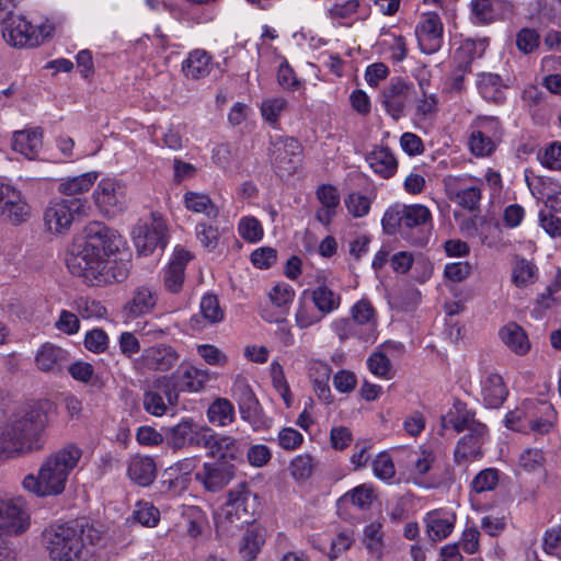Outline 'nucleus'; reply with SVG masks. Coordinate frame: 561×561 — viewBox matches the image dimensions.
<instances>
[{
	"mask_svg": "<svg viewBox=\"0 0 561 561\" xmlns=\"http://www.w3.org/2000/svg\"><path fill=\"white\" fill-rule=\"evenodd\" d=\"M121 236L100 221H92L85 228V240L82 249L67 257V267L75 276L82 277L87 283L99 286L112 280L121 282L125 273L116 275L110 272L108 257L118 251Z\"/></svg>",
	"mask_w": 561,
	"mask_h": 561,
	"instance_id": "nucleus-1",
	"label": "nucleus"
},
{
	"mask_svg": "<svg viewBox=\"0 0 561 561\" xmlns=\"http://www.w3.org/2000/svg\"><path fill=\"white\" fill-rule=\"evenodd\" d=\"M47 414L39 408L26 409L0 427V458L21 457L45 446Z\"/></svg>",
	"mask_w": 561,
	"mask_h": 561,
	"instance_id": "nucleus-2",
	"label": "nucleus"
},
{
	"mask_svg": "<svg viewBox=\"0 0 561 561\" xmlns=\"http://www.w3.org/2000/svg\"><path fill=\"white\" fill-rule=\"evenodd\" d=\"M82 450L68 444L51 453L42 462L37 476L27 474L22 481L23 488L37 496H57L61 494L70 473L78 466Z\"/></svg>",
	"mask_w": 561,
	"mask_h": 561,
	"instance_id": "nucleus-3",
	"label": "nucleus"
},
{
	"mask_svg": "<svg viewBox=\"0 0 561 561\" xmlns=\"http://www.w3.org/2000/svg\"><path fill=\"white\" fill-rule=\"evenodd\" d=\"M102 534L88 522L51 525L43 533L44 545L51 561H81L88 545H95Z\"/></svg>",
	"mask_w": 561,
	"mask_h": 561,
	"instance_id": "nucleus-4",
	"label": "nucleus"
},
{
	"mask_svg": "<svg viewBox=\"0 0 561 561\" xmlns=\"http://www.w3.org/2000/svg\"><path fill=\"white\" fill-rule=\"evenodd\" d=\"M2 36L13 47H35L54 32L51 25L35 26L23 15L9 13L0 18Z\"/></svg>",
	"mask_w": 561,
	"mask_h": 561,
	"instance_id": "nucleus-5",
	"label": "nucleus"
},
{
	"mask_svg": "<svg viewBox=\"0 0 561 561\" xmlns=\"http://www.w3.org/2000/svg\"><path fill=\"white\" fill-rule=\"evenodd\" d=\"M442 428H453L456 433L467 432V437L488 438V426L476 417V411L469 409L467 403L455 401L447 414L442 416Z\"/></svg>",
	"mask_w": 561,
	"mask_h": 561,
	"instance_id": "nucleus-6",
	"label": "nucleus"
},
{
	"mask_svg": "<svg viewBox=\"0 0 561 561\" xmlns=\"http://www.w3.org/2000/svg\"><path fill=\"white\" fill-rule=\"evenodd\" d=\"M134 243L140 255H149L167 244V225L162 217L152 213L150 222H139L133 231Z\"/></svg>",
	"mask_w": 561,
	"mask_h": 561,
	"instance_id": "nucleus-7",
	"label": "nucleus"
},
{
	"mask_svg": "<svg viewBox=\"0 0 561 561\" xmlns=\"http://www.w3.org/2000/svg\"><path fill=\"white\" fill-rule=\"evenodd\" d=\"M301 150L299 141L294 137L273 138L268 147V157L276 173L280 176L293 174L297 169L296 158L300 156Z\"/></svg>",
	"mask_w": 561,
	"mask_h": 561,
	"instance_id": "nucleus-8",
	"label": "nucleus"
},
{
	"mask_svg": "<svg viewBox=\"0 0 561 561\" xmlns=\"http://www.w3.org/2000/svg\"><path fill=\"white\" fill-rule=\"evenodd\" d=\"M232 392L238 402L241 417L249 422L253 430L257 431L270 426L271 420L263 413L259 400L244 379L236 380Z\"/></svg>",
	"mask_w": 561,
	"mask_h": 561,
	"instance_id": "nucleus-9",
	"label": "nucleus"
},
{
	"mask_svg": "<svg viewBox=\"0 0 561 561\" xmlns=\"http://www.w3.org/2000/svg\"><path fill=\"white\" fill-rule=\"evenodd\" d=\"M82 207L83 203L79 198L51 201L44 213L45 227L53 233H62L71 226L73 214Z\"/></svg>",
	"mask_w": 561,
	"mask_h": 561,
	"instance_id": "nucleus-10",
	"label": "nucleus"
},
{
	"mask_svg": "<svg viewBox=\"0 0 561 561\" xmlns=\"http://www.w3.org/2000/svg\"><path fill=\"white\" fill-rule=\"evenodd\" d=\"M208 427H203L196 424L192 419H183L175 425L165 427L164 438L167 445L179 450L186 446L188 447H202L203 438Z\"/></svg>",
	"mask_w": 561,
	"mask_h": 561,
	"instance_id": "nucleus-11",
	"label": "nucleus"
},
{
	"mask_svg": "<svg viewBox=\"0 0 561 561\" xmlns=\"http://www.w3.org/2000/svg\"><path fill=\"white\" fill-rule=\"evenodd\" d=\"M179 352L170 344L158 343L142 350L136 365L139 369L165 373L179 362Z\"/></svg>",
	"mask_w": 561,
	"mask_h": 561,
	"instance_id": "nucleus-12",
	"label": "nucleus"
},
{
	"mask_svg": "<svg viewBox=\"0 0 561 561\" xmlns=\"http://www.w3.org/2000/svg\"><path fill=\"white\" fill-rule=\"evenodd\" d=\"M31 207L22 193L14 187L0 183V218L18 226L28 220Z\"/></svg>",
	"mask_w": 561,
	"mask_h": 561,
	"instance_id": "nucleus-13",
	"label": "nucleus"
},
{
	"mask_svg": "<svg viewBox=\"0 0 561 561\" xmlns=\"http://www.w3.org/2000/svg\"><path fill=\"white\" fill-rule=\"evenodd\" d=\"M257 506L256 495L249 490L245 483L236 485L227 494L226 514L229 517L234 516L243 523H250Z\"/></svg>",
	"mask_w": 561,
	"mask_h": 561,
	"instance_id": "nucleus-14",
	"label": "nucleus"
},
{
	"mask_svg": "<svg viewBox=\"0 0 561 561\" xmlns=\"http://www.w3.org/2000/svg\"><path fill=\"white\" fill-rule=\"evenodd\" d=\"M95 205L105 216L119 214L125 206V191L121 183L103 179L93 192Z\"/></svg>",
	"mask_w": 561,
	"mask_h": 561,
	"instance_id": "nucleus-15",
	"label": "nucleus"
},
{
	"mask_svg": "<svg viewBox=\"0 0 561 561\" xmlns=\"http://www.w3.org/2000/svg\"><path fill=\"white\" fill-rule=\"evenodd\" d=\"M444 26L437 13H424L415 27L419 47L424 54L438 51L443 44Z\"/></svg>",
	"mask_w": 561,
	"mask_h": 561,
	"instance_id": "nucleus-16",
	"label": "nucleus"
},
{
	"mask_svg": "<svg viewBox=\"0 0 561 561\" xmlns=\"http://www.w3.org/2000/svg\"><path fill=\"white\" fill-rule=\"evenodd\" d=\"M202 447L208 450L209 456L228 463L242 455V443L231 436L214 433L207 428Z\"/></svg>",
	"mask_w": 561,
	"mask_h": 561,
	"instance_id": "nucleus-17",
	"label": "nucleus"
},
{
	"mask_svg": "<svg viewBox=\"0 0 561 561\" xmlns=\"http://www.w3.org/2000/svg\"><path fill=\"white\" fill-rule=\"evenodd\" d=\"M402 216V237L414 244H424L425 238L422 236H414L413 231L421 232L423 228L430 224L432 215L430 209L420 204L403 205L401 210Z\"/></svg>",
	"mask_w": 561,
	"mask_h": 561,
	"instance_id": "nucleus-18",
	"label": "nucleus"
},
{
	"mask_svg": "<svg viewBox=\"0 0 561 561\" xmlns=\"http://www.w3.org/2000/svg\"><path fill=\"white\" fill-rule=\"evenodd\" d=\"M158 304V291L149 285H140L133 289L130 297L123 306L127 319H136L151 313Z\"/></svg>",
	"mask_w": 561,
	"mask_h": 561,
	"instance_id": "nucleus-19",
	"label": "nucleus"
},
{
	"mask_svg": "<svg viewBox=\"0 0 561 561\" xmlns=\"http://www.w3.org/2000/svg\"><path fill=\"white\" fill-rule=\"evenodd\" d=\"M28 526V516L19 500L0 499V531L21 534Z\"/></svg>",
	"mask_w": 561,
	"mask_h": 561,
	"instance_id": "nucleus-20",
	"label": "nucleus"
},
{
	"mask_svg": "<svg viewBox=\"0 0 561 561\" xmlns=\"http://www.w3.org/2000/svg\"><path fill=\"white\" fill-rule=\"evenodd\" d=\"M178 403V392L169 382H158L144 393V409L151 415L161 416L167 412L168 404Z\"/></svg>",
	"mask_w": 561,
	"mask_h": 561,
	"instance_id": "nucleus-21",
	"label": "nucleus"
},
{
	"mask_svg": "<svg viewBox=\"0 0 561 561\" xmlns=\"http://www.w3.org/2000/svg\"><path fill=\"white\" fill-rule=\"evenodd\" d=\"M409 93L410 85L401 78H392L383 89L381 103L393 119L397 121L404 115Z\"/></svg>",
	"mask_w": 561,
	"mask_h": 561,
	"instance_id": "nucleus-22",
	"label": "nucleus"
},
{
	"mask_svg": "<svg viewBox=\"0 0 561 561\" xmlns=\"http://www.w3.org/2000/svg\"><path fill=\"white\" fill-rule=\"evenodd\" d=\"M233 466L225 462H205L195 479L209 492H218L233 478Z\"/></svg>",
	"mask_w": 561,
	"mask_h": 561,
	"instance_id": "nucleus-23",
	"label": "nucleus"
},
{
	"mask_svg": "<svg viewBox=\"0 0 561 561\" xmlns=\"http://www.w3.org/2000/svg\"><path fill=\"white\" fill-rule=\"evenodd\" d=\"M295 297V290L287 284H277L268 293V298L277 311H268L263 309L261 312L262 318L267 322H283L288 312L289 306Z\"/></svg>",
	"mask_w": 561,
	"mask_h": 561,
	"instance_id": "nucleus-24",
	"label": "nucleus"
},
{
	"mask_svg": "<svg viewBox=\"0 0 561 561\" xmlns=\"http://www.w3.org/2000/svg\"><path fill=\"white\" fill-rule=\"evenodd\" d=\"M69 360V353L51 343L44 344L35 357V363L39 370L53 374L61 373Z\"/></svg>",
	"mask_w": 561,
	"mask_h": 561,
	"instance_id": "nucleus-25",
	"label": "nucleus"
},
{
	"mask_svg": "<svg viewBox=\"0 0 561 561\" xmlns=\"http://www.w3.org/2000/svg\"><path fill=\"white\" fill-rule=\"evenodd\" d=\"M191 259L192 256L186 250H175L163 274V285L168 291L172 294L181 291L185 278V266Z\"/></svg>",
	"mask_w": 561,
	"mask_h": 561,
	"instance_id": "nucleus-26",
	"label": "nucleus"
},
{
	"mask_svg": "<svg viewBox=\"0 0 561 561\" xmlns=\"http://www.w3.org/2000/svg\"><path fill=\"white\" fill-rule=\"evenodd\" d=\"M512 12V4L507 0H474L472 14L480 24H490L504 19Z\"/></svg>",
	"mask_w": 561,
	"mask_h": 561,
	"instance_id": "nucleus-27",
	"label": "nucleus"
},
{
	"mask_svg": "<svg viewBox=\"0 0 561 561\" xmlns=\"http://www.w3.org/2000/svg\"><path fill=\"white\" fill-rule=\"evenodd\" d=\"M508 396V390L501 375L491 373L481 380V397L484 405L499 409Z\"/></svg>",
	"mask_w": 561,
	"mask_h": 561,
	"instance_id": "nucleus-28",
	"label": "nucleus"
},
{
	"mask_svg": "<svg viewBox=\"0 0 561 561\" xmlns=\"http://www.w3.org/2000/svg\"><path fill=\"white\" fill-rule=\"evenodd\" d=\"M214 68L211 56L204 49H194L182 62V72L187 80H201Z\"/></svg>",
	"mask_w": 561,
	"mask_h": 561,
	"instance_id": "nucleus-29",
	"label": "nucleus"
},
{
	"mask_svg": "<svg viewBox=\"0 0 561 561\" xmlns=\"http://www.w3.org/2000/svg\"><path fill=\"white\" fill-rule=\"evenodd\" d=\"M43 146V131L41 128L15 131L12 148L30 160L36 159Z\"/></svg>",
	"mask_w": 561,
	"mask_h": 561,
	"instance_id": "nucleus-30",
	"label": "nucleus"
},
{
	"mask_svg": "<svg viewBox=\"0 0 561 561\" xmlns=\"http://www.w3.org/2000/svg\"><path fill=\"white\" fill-rule=\"evenodd\" d=\"M225 318V310L221 308L219 299L216 295L206 294L202 297L199 304V316L191 318V325L201 329L205 323H219Z\"/></svg>",
	"mask_w": 561,
	"mask_h": 561,
	"instance_id": "nucleus-31",
	"label": "nucleus"
},
{
	"mask_svg": "<svg viewBox=\"0 0 561 561\" xmlns=\"http://www.w3.org/2000/svg\"><path fill=\"white\" fill-rule=\"evenodd\" d=\"M351 318L364 333V341L375 339L377 319L376 311L367 299L357 301L351 309Z\"/></svg>",
	"mask_w": 561,
	"mask_h": 561,
	"instance_id": "nucleus-32",
	"label": "nucleus"
},
{
	"mask_svg": "<svg viewBox=\"0 0 561 561\" xmlns=\"http://www.w3.org/2000/svg\"><path fill=\"white\" fill-rule=\"evenodd\" d=\"M317 198L321 203V207L316 211V218L328 226L336 215V208L340 206V194L335 186L323 184L317 190Z\"/></svg>",
	"mask_w": 561,
	"mask_h": 561,
	"instance_id": "nucleus-33",
	"label": "nucleus"
},
{
	"mask_svg": "<svg viewBox=\"0 0 561 561\" xmlns=\"http://www.w3.org/2000/svg\"><path fill=\"white\" fill-rule=\"evenodd\" d=\"M366 161L373 171L381 178H391L398 169V161L387 147H375L367 156Z\"/></svg>",
	"mask_w": 561,
	"mask_h": 561,
	"instance_id": "nucleus-34",
	"label": "nucleus"
},
{
	"mask_svg": "<svg viewBox=\"0 0 561 561\" xmlns=\"http://www.w3.org/2000/svg\"><path fill=\"white\" fill-rule=\"evenodd\" d=\"M156 463L148 456H134L127 468L130 480L141 486L151 484L156 478Z\"/></svg>",
	"mask_w": 561,
	"mask_h": 561,
	"instance_id": "nucleus-35",
	"label": "nucleus"
},
{
	"mask_svg": "<svg viewBox=\"0 0 561 561\" xmlns=\"http://www.w3.org/2000/svg\"><path fill=\"white\" fill-rule=\"evenodd\" d=\"M424 520L426 534L433 541L446 539L455 527V516H446L436 511L428 513Z\"/></svg>",
	"mask_w": 561,
	"mask_h": 561,
	"instance_id": "nucleus-36",
	"label": "nucleus"
},
{
	"mask_svg": "<svg viewBox=\"0 0 561 561\" xmlns=\"http://www.w3.org/2000/svg\"><path fill=\"white\" fill-rule=\"evenodd\" d=\"M98 172H87L77 176L61 179L58 192L66 196H75L88 192L98 180Z\"/></svg>",
	"mask_w": 561,
	"mask_h": 561,
	"instance_id": "nucleus-37",
	"label": "nucleus"
},
{
	"mask_svg": "<svg viewBox=\"0 0 561 561\" xmlns=\"http://www.w3.org/2000/svg\"><path fill=\"white\" fill-rule=\"evenodd\" d=\"M500 336L503 343L518 355L526 354L530 348L525 331L515 322H511L502 328Z\"/></svg>",
	"mask_w": 561,
	"mask_h": 561,
	"instance_id": "nucleus-38",
	"label": "nucleus"
},
{
	"mask_svg": "<svg viewBox=\"0 0 561 561\" xmlns=\"http://www.w3.org/2000/svg\"><path fill=\"white\" fill-rule=\"evenodd\" d=\"M311 300L317 310L327 316L337 310L342 302V297L325 285L318 286L311 294Z\"/></svg>",
	"mask_w": 561,
	"mask_h": 561,
	"instance_id": "nucleus-39",
	"label": "nucleus"
},
{
	"mask_svg": "<svg viewBox=\"0 0 561 561\" xmlns=\"http://www.w3.org/2000/svg\"><path fill=\"white\" fill-rule=\"evenodd\" d=\"M488 438L467 437L463 435L457 443L454 458L458 465L471 461L481 456V448Z\"/></svg>",
	"mask_w": 561,
	"mask_h": 561,
	"instance_id": "nucleus-40",
	"label": "nucleus"
},
{
	"mask_svg": "<svg viewBox=\"0 0 561 561\" xmlns=\"http://www.w3.org/2000/svg\"><path fill=\"white\" fill-rule=\"evenodd\" d=\"M473 49L474 43L472 41H466L460 48L455 51V59H460L461 61L451 76V87L454 90L460 91L462 89L463 76L470 71V65L473 59L471 54Z\"/></svg>",
	"mask_w": 561,
	"mask_h": 561,
	"instance_id": "nucleus-41",
	"label": "nucleus"
},
{
	"mask_svg": "<svg viewBox=\"0 0 561 561\" xmlns=\"http://www.w3.org/2000/svg\"><path fill=\"white\" fill-rule=\"evenodd\" d=\"M478 88L483 99L494 102L502 103L505 99L502 79L499 75L483 73L480 76L478 81Z\"/></svg>",
	"mask_w": 561,
	"mask_h": 561,
	"instance_id": "nucleus-42",
	"label": "nucleus"
},
{
	"mask_svg": "<svg viewBox=\"0 0 561 561\" xmlns=\"http://www.w3.org/2000/svg\"><path fill=\"white\" fill-rule=\"evenodd\" d=\"M209 423L218 426H227L234 420L233 404L225 398L215 400L207 410Z\"/></svg>",
	"mask_w": 561,
	"mask_h": 561,
	"instance_id": "nucleus-43",
	"label": "nucleus"
},
{
	"mask_svg": "<svg viewBox=\"0 0 561 561\" xmlns=\"http://www.w3.org/2000/svg\"><path fill=\"white\" fill-rule=\"evenodd\" d=\"M184 204L188 210L205 214L208 218H215L218 215V208L206 194L186 192Z\"/></svg>",
	"mask_w": 561,
	"mask_h": 561,
	"instance_id": "nucleus-44",
	"label": "nucleus"
},
{
	"mask_svg": "<svg viewBox=\"0 0 561 561\" xmlns=\"http://www.w3.org/2000/svg\"><path fill=\"white\" fill-rule=\"evenodd\" d=\"M412 469L411 472L417 476L427 473L436 461L435 451L428 446H420L410 453Z\"/></svg>",
	"mask_w": 561,
	"mask_h": 561,
	"instance_id": "nucleus-45",
	"label": "nucleus"
},
{
	"mask_svg": "<svg viewBox=\"0 0 561 561\" xmlns=\"http://www.w3.org/2000/svg\"><path fill=\"white\" fill-rule=\"evenodd\" d=\"M381 527L380 523H371L364 529L363 542L368 552L377 560L381 558L383 548Z\"/></svg>",
	"mask_w": 561,
	"mask_h": 561,
	"instance_id": "nucleus-46",
	"label": "nucleus"
},
{
	"mask_svg": "<svg viewBox=\"0 0 561 561\" xmlns=\"http://www.w3.org/2000/svg\"><path fill=\"white\" fill-rule=\"evenodd\" d=\"M263 543L264 537L261 530L255 528L248 529L240 547L242 558L247 561L254 560Z\"/></svg>",
	"mask_w": 561,
	"mask_h": 561,
	"instance_id": "nucleus-47",
	"label": "nucleus"
},
{
	"mask_svg": "<svg viewBox=\"0 0 561 561\" xmlns=\"http://www.w3.org/2000/svg\"><path fill=\"white\" fill-rule=\"evenodd\" d=\"M471 129L497 142L502 136L500 121L494 116L478 117L471 125Z\"/></svg>",
	"mask_w": 561,
	"mask_h": 561,
	"instance_id": "nucleus-48",
	"label": "nucleus"
},
{
	"mask_svg": "<svg viewBox=\"0 0 561 561\" xmlns=\"http://www.w3.org/2000/svg\"><path fill=\"white\" fill-rule=\"evenodd\" d=\"M331 329L341 342L357 337L364 341V333L352 318H337L331 322Z\"/></svg>",
	"mask_w": 561,
	"mask_h": 561,
	"instance_id": "nucleus-49",
	"label": "nucleus"
},
{
	"mask_svg": "<svg viewBox=\"0 0 561 561\" xmlns=\"http://www.w3.org/2000/svg\"><path fill=\"white\" fill-rule=\"evenodd\" d=\"M314 462L310 455L296 456L289 463L288 471L296 481L309 479L313 472Z\"/></svg>",
	"mask_w": 561,
	"mask_h": 561,
	"instance_id": "nucleus-50",
	"label": "nucleus"
},
{
	"mask_svg": "<svg viewBox=\"0 0 561 561\" xmlns=\"http://www.w3.org/2000/svg\"><path fill=\"white\" fill-rule=\"evenodd\" d=\"M323 317L319 311H314L306 300L300 299L295 313V323L299 329H307L320 323Z\"/></svg>",
	"mask_w": 561,
	"mask_h": 561,
	"instance_id": "nucleus-51",
	"label": "nucleus"
},
{
	"mask_svg": "<svg viewBox=\"0 0 561 561\" xmlns=\"http://www.w3.org/2000/svg\"><path fill=\"white\" fill-rule=\"evenodd\" d=\"M341 500L344 502H351L360 510H367L373 503L374 490L367 484H360L344 494Z\"/></svg>",
	"mask_w": 561,
	"mask_h": 561,
	"instance_id": "nucleus-52",
	"label": "nucleus"
},
{
	"mask_svg": "<svg viewBox=\"0 0 561 561\" xmlns=\"http://www.w3.org/2000/svg\"><path fill=\"white\" fill-rule=\"evenodd\" d=\"M238 232L248 242H257L263 238V227L253 216L242 217L238 224Z\"/></svg>",
	"mask_w": 561,
	"mask_h": 561,
	"instance_id": "nucleus-53",
	"label": "nucleus"
},
{
	"mask_svg": "<svg viewBox=\"0 0 561 561\" xmlns=\"http://www.w3.org/2000/svg\"><path fill=\"white\" fill-rule=\"evenodd\" d=\"M422 96L416 103V114L422 117L431 116L437 112V96L435 93H430L426 89L428 82L423 80L419 83Z\"/></svg>",
	"mask_w": 561,
	"mask_h": 561,
	"instance_id": "nucleus-54",
	"label": "nucleus"
},
{
	"mask_svg": "<svg viewBox=\"0 0 561 561\" xmlns=\"http://www.w3.org/2000/svg\"><path fill=\"white\" fill-rule=\"evenodd\" d=\"M468 145L471 153L474 154L476 157H488L496 148L495 141L483 135H480L479 133L472 129L469 136Z\"/></svg>",
	"mask_w": 561,
	"mask_h": 561,
	"instance_id": "nucleus-55",
	"label": "nucleus"
},
{
	"mask_svg": "<svg viewBox=\"0 0 561 561\" xmlns=\"http://www.w3.org/2000/svg\"><path fill=\"white\" fill-rule=\"evenodd\" d=\"M287 101L283 98L266 99L261 104L263 118L270 124L275 125L280 114L286 110Z\"/></svg>",
	"mask_w": 561,
	"mask_h": 561,
	"instance_id": "nucleus-56",
	"label": "nucleus"
},
{
	"mask_svg": "<svg viewBox=\"0 0 561 561\" xmlns=\"http://www.w3.org/2000/svg\"><path fill=\"white\" fill-rule=\"evenodd\" d=\"M75 308L83 319L103 318L106 314V308L100 301L84 297L75 301Z\"/></svg>",
	"mask_w": 561,
	"mask_h": 561,
	"instance_id": "nucleus-57",
	"label": "nucleus"
},
{
	"mask_svg": "<svg viewBox=\"0 0 561 561\" xmlns=\"http://www.w3.org/2000/svg\"><path fill=\"white\" fill-rule=\"evenodd\" d=\"M536 267L526 260H519L513 270V282L518 287H525L535 282Z\"/></svg>",
	"mask_w": 561,
	"mask_h": 561,
	"instance_id": "nucleus-58",
	"label": "nucleus"
},
{
	"mask_svg": "<svg viewBox=\"0 0 561 561\" xmlns=\"http://www.w3.org/2000/svg\"><path fill=\"white\" fill-rule=\"evenodd\" d=\"M197 466V459L192 458H185L180 461H178L173 470L178 471L180 473L179 477H176L174 480L171 481V484H174L175 486H180L181 490H186L188 482H190V474L194 471V469Z\"/></svg>",
	"mask_w": 561,
	"mask_h": 561,
	"instance_id": "nucleus-59",
	"label": "nucleus"
},
{
	"mask_svg": "<svg viewBox=\"0 0 561 561\" xmlns=\"http://www.w3.org/2000/svg\"><path fill=\"white\" fill-rule=\"evenodd\" d=\"M481 201V188L477 185H466L454 201L457 205L468 210H476Z\"/></svg>",
	"mask_w": 561,
	"mask_h": 561,
	"instance_id": "nucleus-60",
	"label": "nucleus"
},
{
	"mask_svg": "<svg viewBox=\"0 0 561 561\" xmlns=\"http://www.w3.org/2000/svg\"><path fill=\"white\" fill-rule=\"evenodd\" d=\"M367 365L374 375L386 379L391 377V362L383 353L371 354L367 359Z\"/></svg>",
	"mask_w": 561,
	"mask_h": 561,
	"instance_id": "nucleus-61",
	"label": "nucleus"
},
{
	"mask_svg": "<svg viewBox=\"0 0 561 561\" xmlns=\"http://www.w3.org/2000/svg\"><path fill=\"white\" fill-rule=\"evenodd\" d=\"M373 470L380 480H390L396 473L392 458L387 453H380L373 461Z\"/></svg>",
	"mask_w": 561,
	"mask_h": 561,
	"instance_id": "nucleus-62",
	"label": "nucleus"
},
{
	"mask_svg": "<svg viewBox=\"0 0 561 561\" xmlns=\"http://www.w3.org/2000/svg\"><path fill=\"white\" fill-rule=\"evenodd\" d=\"M195 232L197 240L205 249L214 250L217 247L219 241V232L217 227L201 222L197 224Z\"/></svg>",
	"mask_w": 561,
	"mask_h": 561,
	"instance_id": "nucleus-63",
	"label": "nucleus"
},
{
	"mask_svg": "<svg viewBox=\"0 0 561 561\" xmlns=\"http://www.w3.org/2000/svg\"><path fill=\"white\" fill-rule=\"evenodd\" d=\"M541 164L550 170L561 171V142H553L538 154Z\"/></svg>",
	"mask_w": 561,
	"mask_h": 561,
	"instance_id": "nucleus-64",
	"label": "nucleus"
}]
</instances>
